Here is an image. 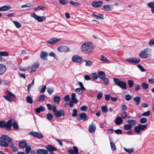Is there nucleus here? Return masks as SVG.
<instances>
[{
  "label": "nucleus",
  "mask_w": 154,
  "mask_h": 154,
  "mask_svg": "<svg viewBox=\"0 0 154 154\" xmlns=\"http://www.w3.org/2000/svg\"><path fill=\"white\" fill-rule=\"evenodd\" d=\"M81 48L83 52L88 54L91 52L94 48L91 42H86L82 45Z\"/></svg>",
  "instance_id": "f257e3e1"
},
{
  "label": "nucleus",
  "mask_w": 154,
  "mask_h": 154,
  "mask_svg": "<svg viewBox=\"0 0 154 154\" xmlns=\"http://www.w3.org/2000/svg\"><path fill=\"white\" fill-rule=\"evenodd\" d=\"M12 126V122L11 120H8L6 122L4 121H0V128H6L7 130L11 131Z\"/></svg>",
  "instance_id": "f03ea898"
},
{
  "label": "nucleus",
  "mask_w": 154,
  "mask_h": 154,
  "mask_svg": "<svg viewBox=\"0 0 154 154\" xmlns=\"http://www.w3.org/2000/svg\"><path fill=\"white\" fill-rule=\"evenodd\" d=\"M113 80L114 82L120 88L125 89H126L127 84L125 82L121 81L116 78H114Z\"/></svg>",
  "instance_id": "7ed1b4c3"
},
{
  "label": "nucleus",
  "mask_w": 154,
  "mask_h": 154,
  "mask_svg": "<svg viewBox=\"0 0 154 154\" xmlns=\"http://www.w3.org/2000/svg\"><path fill=\"white\" fill-rule=\"evenodd\" d=\"M151 51V49L149 48H146L141 51L139 54V56L143 58H147L150 57L151 55L148 53V51Z\"/></svg>",
  "instance_id": "20e7f679"
},
{
  "label": "nucleus",
  "mask_w": 154,
  "mask_h": 154,
  "mask_svg": "<svg viewBox=\"0 0 154 154\" xmlns=\"http://www.w3.org/2000/svg\"><path fill=\"white\" fill-rule=\"evenodd\" d=\"M6 94L8 96L4 95L3 96V97L9 102H12V100L11 98L12 97H16L15 96L8 90L6 91Z\"/></svg>",
  "instance_id": "39448f33"
},
{
  "label": "nucleus",
  "mask_w": 154,
  "mask_h": 154,
  "mask_svg": "<svg viewBox=\"0 0 154 154\" xmlns=\"http://www.w3.org/2000/svg\"><path fill=\"white\" fill-rule=\"evenodd\" d=\"M72 60L73 62L81 63L83 62L82 58L78 55H74L72 57Z\"/></svg>",
  "instance_id": "423d86ee"
},
{
  "label": "nucleus",
  "mask_w": 154,
  "mask_h": 154,
  "mask_svg": "<svg viewBox=\"0 0 154 154\" xmlns=\"http://www.w3.org/2000/svg\"><path fill=\"white\" fill-rule=\"evenodd\" d=\"M30 16L34 18L35 19L39 22H41L44 20L45 18V17L42 16L40 17L37 15L35 13H34L30 14Z\"/></svg>",
  "instance_id": "0eeeda50"
},
{
  "label": "nucleus",
  "mask_w": 154,
  "mask_h": 154,
  "mask_svg": "<svg viewBox=\"0 0 154 154\" xmlns=\"http://www.w3.org/2000/svg\"><path fill=\"white\" fill-rule=\"evenodd\" d=\"M30 134L32 137L39 139L43 137V136L42 134L37 132H30Z\"/></svg>",
  "instance_id": "6e6552de"
},
{
  "label": "nucleus",
  "mask_w": 154,
  "mask_h": 154,
  "mask_svg": "<svg viewBox=\"0 0 154 154\" xmlns=\"http://www.w3.org/2000/svg\"><path fill=\"white\" fill-rule=\"evenodd\" d=\"M103 4V2L101 1H94L92 2L91 5L94 7L98 8L101 7Z\"/></svg>",
  "instance_id": "1a4fd4ad"
},
{
  "label": "nucleus",
  "mask_w": 154,
  "mask_h": 154,
  "mask_svg": "<svg viewBox=\"0 0 154 154\" xmlns=\"http://www.w3.org/2000/svg\"><path fill=\"white\" fill-rule=\"evenodd\" d=\"M126 61L130 63H138L140 61V60L139 59L134 57L127 58Z\"/></svg>",
  "instance_id": "9d476101"
},
{
  "label": "nucleus",
  "mask_w": 154,
  "mask_h": 154,
  "mask_svg": "<svg viewBox=\"0 0 154 154\" xmlns=\"http://www.w3.org/2000/svg\"><path fill=\"white\" fill-rule=\"evenodd\" d=\"M54 114L56 117L57 118H60L62 116H64L65 114V113L63 110H59L56 111V112Z\"/></svg>",
  "instance_id": "9b49d317"
},
{
  "label": "nucleus",
  "mask_w": 154,
  "mask_h": 154,
  "mask_svg": "<svg viewBox=\"0 0 154 154\" xmlns=\"http://www.w3.org/2000/svg\"><path fill=\"white\" fill-rule=\"evenodd\" d=\"M61 40V38H51L48 41H47V42L51 45H54L55 43L60 41Z\"/></svg>",
  "instance_id": "f8f14e48"
},
{
  "label": "nucleus",
  "mask_w": 154,
  "mask_h": 154,
  "mask_svg": "<svg viewBox=\"0 0 154 154\" xmlns=\"http://www.w3.org/2000/svg\"><path fill=\"white\" fill-rule=\"evenodd\" d=\"M58 51L62 52H67L69 51V48L66 46H62L58 48Z\"/></svg>",
  "instance_id": "ddd939ff"
},
{
  "label": "nucleus",
  "mask_w": 154,
  "mask_h": 154,
  "mask_svg": "<svg viewBox=\"0 0 154 154\" xmlns=\"http://www.w3.org/2000/svg\"><path fill=\"white\" fill-rule=\"evenodd\" d=\"M87 118V116L85 113H82L78 115L77 119L78 120L85 121Z\"/></svg>",
  "instance_id": "4468645a"
},
{
  "label": "nucleus",
  "mask_w": 154,
  "mask_h": 154,
  "mask_svg": "<svg viewBox=\"0 0 154 154\" xmlns=\"http://www.w3.org/2000/svg\"><path fill=\"white\" fill-rule=\"evenodd\" d=\"M2 139L4 140H6L7 142L10 143H13L12 142V139L10 137L6 135H3L0 137V140Z\"/></svg>",
  "instance_id": "2eb2a0df"
},
{
  "label": "nucleus",
  "mask_w": 154,
  "mask_h": 154,
  "mask_svg": "<svg viewBox=\"0 0 154 154\" xmlns=\"http://www.w3.org/2000/svg\"><path fill=\"white\" fill-rule=\"evenodd\" d=\"M47 150L50 153L53 152V151H56L57 150L56 148L53 145L49 144L46 147Z\"/></svg>",
  "instance_id": "dca6fc26"
},
{
  "label": "nucleus",
  "mask_w": 154,
  "mask_h": 154,
  "mask_svg": "<svg viewBox=\"0 0 154 154\" xmlns=\"http://www.w3.org/2000/svg\"><path fill=\"white\" fill-rule=\"evenodd\" d=\"M96 128V126L95 124L92 123L89 126L88 130L89 132L92 133L94 132Z\"/></svg>",
  "instance_id": "f3484780"
},
{
  "label": "nucleus",
  "mask_w": 154,
  "mask_h": 154,
  "mask_svg": "<svg viewBox=\"0 0 154 154\" xmlns=\"http://www.w3.org/2000/svg\"><path fill=\"white\" fill-rule=\"evenodd\" d=\"M6 67L4 64H0V75L4 74L6 71Z\"/></svg>",
  "instance_id": "a211bd4d"
},
{
  "label": "nucleus",
  "mask_w": 154,
  "mask_h": 154,
  "mask_svg": "<svg viewBox=\"0 0 154 154\" xmlns=\"http://www.w3.org/2000/svg\"><path fill=\"white\" fill-rule=\"evenodd\" d=\"M39 66V64L38 62L34 63V64L32 65L31 67V73H32L33 72H35L36 71V69Z\"/></svg>",
  "instance_id": "6ab92c4d"
},
{
  "label": "nucleus",
  "mask_w": 154,
  "mask_h": 154,
  "mask_svg": "<svg viewBox=\"0 0 154 154\" xmlns=\"http://www.w3.org/2000/svg\"><path fill=\"white\" fill-rule=\"evenodd\" d=\"M103 8L105 11H109L112 10L113 8V5L110 4H108L104 5Z\"/></svg>",
  "instance_id": "aec40b11"
},
{
  "label": "nucleus",
  "mask_w": 154,
  "mask_h": 154,
  "mask_svg": "<svg viewBox=\"0 0 154 154\" xmlns=\"http://www.w3.org/2000/svg\"><path fill=\"white\" fill-rule=\"evenodd\" d=\"M73 149H70L69 152L70 154H78L79 152V150L78 148L76 146L73 147Z\"/></svg>",
  "instance_id": "412c9836"
},
{
  "label": "nucleus",
  "mask_w": 154,
  "mask_h": 154,
  "mask_svg": "<svg viewBox=\"0 0 154 154\" xmlns=\"http://www.w3.org/2000/svg\"><path fill=\"white\" fill-rule=\"evenodd\" d=\"M122 118L120 116L117 117L115 119V123L117 125H119L123 122Z\"/></svg>",
  "instance_id": "4be33fe9"
},
{
  "label": "nucleus",
  "mask_w": 154,
  "mask_h": 154,
  "mask_svg": "<svg viewBox=\"0 0 154 154\" xmlns=\"http://www.w3.org/2000/svg\"><path fill=\"white\" fill-rule=\"evenodd\" d=\"M37 152L39 154H48V152L47 149H39L37 150Z\"/></svg>",
  "instance_id": "5701e85b"
},
{
  "label": "nucleus",
  "mask_w": 154,
  "mask_h": 154,
  "mask_svg": "<svg viewBox=\"0 0 154 154\" xmlns=\"http://www.w3.org/2000/svg\"><path fill=\"white\" fill-rule=\"evenodd\" d=\"M48 55V53L45 51H42L41 53L40 57L43 60H47V57Z\"/></svg>",
  "instance_id": "b1692460"
},
{
  "label": "nucleus",
  "mask_w": 154,
  "mask_h": 154,
  "mask_svg": "<svg viewBox=\"0 0 154 154\" xmlns=\"http://www.w3.org/2000/svg\"><path fill=\"white\" fill-rule=\"evenodd\" d=\"M98 77L101 79H102L106 77L105 73L103 71H99L98 72Z\"/></svg>",
  "instance_id": "393cba45"
},
{
  "label": "nucleus",
  "mask_w": 154,
  "mask_h": 154,
  "mask_svg": "<svg viewBox=\"0 0 154 154\" xmlns=\"http://www.w3.org/2000/svg\"><path fill=\"white\" fill-rule=\"evenodd\" d=\"M71 101H73L75 103H77L78 102V100L76 98L75 94L73 93L71 94Z\"/></svg>",
  "instance_id": "a878e982"
},
{
  "label": "nucleus",
  "mask_w": 154,
  "mask_h": 154,
  "mask_svg": "<svg viewBox=\"0 0 154 154\" xmlns=\"http://www.w3.org/2000/svg\"><path fill=\"white\" fill-rule=\"evenodd\" d=\"M148 7L151 8L152 12L154 14V2H151L148 3L147 4Z\"/></svg>",
  "instance_id": "bb28decb"
},
{
  "label": "nucleus",
  "mask_w": 154,
  "mask_h": 154,
  "mask_svg": "<svg viewBox=\"0 0 154 154\" xmlns=\"http://www.w3.org/2000/svg\"><path fill=\"white\" fill-rule=\"evenodd\" d=\"M27 146V143L25 140H23L19 142V146L20 148H23Z\"/></svg>",
  "instance_id": "cd10ccee"
},
{
  "label": "nucleus",
  "mask_w": 154,
  "mask_h": 154,
  "mask_svg": "<svg viewBox=\"0 0 154 154\" xmlns=\"http://www.w3.org/2000/svg\"><path fill=\"white\" fill-rule=\"evenodd\" d=\"M11 7L7 5H5L0 8V11H7L11 8Z\"/></svg>",
  "instance_id": "c85d7f7f"
},
{
  "label": "nucleus",
  "mask_w": 154,
  "mask_h": 154,
  "mask_svg": "<svg viewBox=\"0 0 154 154\" xmlns=\"http://www.w3.org/2000/svg\"><path fill=\"white\" fill-rule=\"evenodd\" d=\"M45 110V108L44 106H40L38 108L35 109V112L36 113H38L41 112H43Z\"/></svg>",
  "instance_id": "c756f323"
},
{
  "label": "nucleus",
  "mask_w": 154,
  "mask_h": 154,
  "mask_svg": "<svg viewBox=\"0 0 154 154\" xmlns=\"http://www.w3.org/2000/svg\"><path fill=\"white\" fill-rule=\"evenodd\" d=\"M0 145L3 147H7L9 146L8 143L4 140L0 141Z\"/></svg>",
  "instance_id": "7c9ffc66"
},
{
  "label": "nucleus",
  "mask_w": 154,
  "mask_h": 154,
  "mask_svg": "<svg viewBox=\"0 0 154 154\" xmlns=\"http://www.w3.org/2000/svg\"><path fill=\"white\" fill-rule=\"evenodd\" d=\"M61 100L60 97L58 96H56L54 97V100L55 103L59 104Z\"/></svg>",
  "instance_id": "2f4dec72"
},
{
  "label": "nucleus",
  "mask_w": 154,
  "mask_h": 154,
  "mask_svg": "<svg viewBox=\"0 0 154 154\" xmlns=\"http://www.w3.org/2000/svg\"><path fill=\"white\" fill-rule=\"evenodd\" d=\"M141 99L140 97H136L134 98V100L135 102V105H138L140 103Z\"/></svg>",
  "instance_id": "473e14b6"
},
{
  "label": "nucleus",
  "mask_w": 154,
  "mask_h": 154,
  "mask_svg": "<svg viewBox=\"0 0 154 154\" xmlns=\"http://www.w3.org/2000/svg\"><path fill=\"white\" fill-rule=\"evenodd\" d=\"M14 143H10L9 145L10 147L12 148L13 151L14 152H17L18 151V148L16 146H14Z\"/></svg>",
  "instance_id": "72a5a7b5"
},
{
  "label": "nucleus",
  "mask_w": 154,
  "mask_h": 154,
  "mask_svg": "<svg viewBox=\"0 0 154 154\" xmlns=\"http://www.w3.org/2000/svg\"><path fill=\"white\" fill-rule=\"evenodd\" d=\"M127 122L132 127L133 126H134L136 123V122L134 120H129L127 121Z\"/></svg>",
  "instance_id": "f704fd0d"
},
{
  "label": "nucleus",
  "mask_w": 154,
  "mask_h": 154,
  "mask_svg": "<svg viewBox=\"0 0 154 154\" xmlns=\"http://www.w3.org/2000/svg\"><path fill=\"white\" fill-rule=\"evenodd\" d=\"M100 60L101 61L104 63H109L110 62L107 58L103 55L101 56Z\"/></svg>",
  "instance_id": "c9c22d12"
},
{
  "label": "nucleus",
  "mask_w": 154,
  "mask_h": 154,
  "mask_svg": "<svg viewBox=\"0 0 154 154\" xmlns=\"http://www.w3.org/2000/svg\"><path fill=\"white\" fill-rule=\"evenodd\" d=\"M132 128V126L129 124L125 125L124 127V129L126 131L131 130Z\"/></svg>",
  "instance_id": "e433bc0d"
},
{
  "label": "nucleus",
  "mask_w": 154,
  "mask_h": 154,
  "mask_svg": "<svg viewBox=\"0 0 154 154\" xmlns=\"http://www.w3.org/2000/svg\"><path fill=\"white\" fill-rule=\"evenodd\" d=\"M120 116H121V117L122 118V119H125L127 117V113L125 112H123L121 113Z\"/></svg>",
  "instance_id": "4c0bfd02"
},
{
  "label": "nucleus",
  "mask_w": 154,
  "mask_h": 154,
  "mask_svg": "<svg viewBox=\"0 0 154 154\" xmlns=\"http://www.w3.org/2000/svg\"><path fill=\"white\" fill-rule=\"evenodd\" d=\"M26 100L28 103L30 104H32L33 102L32 98L30 96H28L26 97Z\"/></svg>",
  "instance_id": "58836bf2"
},
{
  "label": "nucleus",
  "mask_w": 154,
  "mask_h": 154,
  "mask_svg": "<svg viewBox=\"0 0 154 154\" xmlns=\"http://www.w3.org/2000/svg\"><path fill=\"white\" fill-rule=\"evenodd\" d=\"M46 7L43 6H39L34 9L35 11H38L40 10H43Z\"/></svg>",
  "instance_id": "ea45409f"
},
{
  "label": "nucleus",
  "mask_w": 154,
  "mask_h": 154,
  "mask_svg": "<svg viewBox=\"0 0 154 154\" xmlns=\"http://www.w3.org/2000/svg\"><path fill=\"white\" fill-rule=\"evenodd\" d=\"M92 15L95 17L97 19H103V15L102 14H100L99 15H97L95 14L94 13H93L92 14Z\"/></svg>",
  "instance_id": "a19ab883"
},
{
  "label": "nucleus",
  "mask_w": 154,
  "mask_h": 154,
  "mask_svg": "<svg viewBox=\"0 0 154 154\" xmlns=\"http://www.w3.org/2000/svg\"><path fill=\"white\" fill-rule=\"evenodd\" d=\"M35 79H33L31 83L28 85V91L29 92V89L31 88L34 84Z\"/></svg>",
  "instance_id": "79ce46f5"
},
{
  "label": "nucleus",
  "mask_w": 154,
  "mask_h": 154,
  "mask_svg": "<svg viewBox=\"0 0 154 154\" xmlns=\"http://www.w3.org/2000/svg\"><path fill=\"white\" fill-rule=\"evenodd\" d=\"M128 84L129 87L131 88L134 85L133 81L132 80H129L128 82Z\"/></svg>",
  "instance_id": "37998d69"
},
{
  "label": "nucleus",
  "mask_w": 154,
  "mask_h": 154,
  "mask_svg": "<svg viewBox=\"0 0 154 154\" xmlns=\"http://www.w3.org/2000/svg\"><path fill=\"white\" fill-rule=\"evenodd\" d=\"M110 144L112 150L113 151H115L116 150V147L115 143L111 141L110 142Z\"/></svg>",
  "instance_id": "c03bdc74"
},
{
  "label": "nucleus",
  "mask_w": 154,
  "mask_h": 154,
  "mask_svg": "<svg viewBox=\"0 0 154 154\" xmlns=\"http://www.w3.org/2000/svg\"><path fill=\"white\" fill-rule=\"evenodd\" d=\"M9 55L8 53L6 51H0V56L7 57Z\"/></svg>",
  "instance_id": "a18cd8bd"
},
{
  "label": "nucleus",
  "mask_w": 154,
  "mask_h": 154,
  "mask_svg": "<svg viewBox=\"0 0 154 154\" xmlns=\"http://www.w3.org/2000/svg\"><path fill=\"white\" fill-rule=\"evenodd\" d=\"M48 92L50 94H51L53 92L54 89L52 87H48L47 89Z\"/></svg>",
  "instance_id": "49530a36"
},
{
  "label": "nucleus",
  "mask_w": 154,
  "mask_h": 154,
  "mask_svg": "<svg viewBox=\"0 0 154 154\" xmlns=\"http://www.w3.org/2000/svg\"><path fill=\"white\" fill-rule=\"evenodd\" d=\"M121 110L122 111H125L127 110L128 108L126 105L124 104H122L121 105Z\"/></svg>",
  "instance_id": "de8ad7c7"
},
{
  "label": "nucleus",
  "mask_w": 154,
  "mask_h": 154,
  "mask_svg": "<svg viewBox=\"0 0 154 154\" xmlns=\"http://www.w3.org/2000/svg\"><path fill=\"white\" fill-rule=\"evenodd\" d=\"M26 153L28 154L30 153L31 149V147L30 146H26Z\"/></svg>",
  "instance_id": "09e8293b"
},
{
  "label": "nucleus",
  "mask_w": 154,
  "mask_h": 154,
  "mask_svg": "<svg viewBox=\"0 0 154 154\" xmlns=\"http://www.w3.org/2000/svg\"><path fill=\"white\" fill-rule=\"evenodd\" d=\"M13 127L15 130H17L18 128V126L17 121H14L13 123Z\"/></svg>",
  "instance_id": "8fccbe9b"
},
{
  "label": "nucleus",
  "mask_w": 154,
  "mask_h": 154,
  "mask_svg": "<svg viewBox=\"0 0 154 154\" xmlns=\"http://www.w3.org/2000/svg\"><path fill=\"white\" fill-rule=\"evenodd\" d=\"M124 150L127 152L130 153H131L134 152V149L133 148H131L130 149H127L125 148H124Z\"/></svg>",
  "instance_id": "3c124183"
},
{
  "label": "nucleus",
  "mask_w": 154,
  "mask_h": 154,
  "mask_svg": "<svg viewBox=\"0 0 154 154\" xmlns=\"http://www.w3.org/2000/svg\"><path fill=\"white\" fill-rule=\"evenodd\" d=\"M13 22L14 23V24L17 28H19L21 27V24L18 22L13 21Z\"/></svg>",
  "instance_id": "603ef678"
},
{
  "label": "nucleus",
  "mask_w": 154,
  "mask_h": 154,
  "mask_svg": "<svg viewBox=\"0 0 154 154\" xmlns=\"http://www.w3.org/2000/svg\"><path fill=\"white\" fill-rule=\"evenodd\" d=\"M75 92L79 94H81L82 93V92L84 91L82 90L81 88H78L75 89Z\"/></svg>",
  "instance_id": "864d4df0"
},
{
  "label": "nucleus",
  "mask_w": 154,
  "mask_h": 154,
  "mask_svg": "<svg viewBox=\"0 0 154 154\" xmlns=\"http://www.w3.org/2000/svg\"><path fill=\"white\" fill-rule=\"evenodd\" d=\"M47 119L49 120L52 119L53 118V115L51 113H48L47 114Z\"/></svg>",
  "instance_id": "5fc2aeb1"
},
{
  "label": "nucleus",
  "mask_w": 154,
  "mask_h": 154,
  "mask_svg": "<svg viewBox=\"0 0 154 154\" xmlns=\"http://www.w3.org/2000/svg\"><path fill=\"white\" fill-rule=\"evenodd\" d=\"M134 130L135 132L138 134L141 131L139 125H138V126H136L135 127Z\"/></svg>",
  "instance_id": "6e6d98bb"
},
{
  "label": "nucleus",
  "mask_w": 154,
  "mask_h": 154,
  "mask_svg": "<svg viewBox=\"0 0 154 154\" xmlns=\"http://www.w3.org/2000/svg\"><path fill=\"white\" fill-rule=\"evenodd\" d=\"M141 131H143L146 128L147 125H143L139 124L138 125Z\"/></svg>",
  "instance_id": "4d7b16f0"
},
{
  "label": "nucleus",
  "mask_w": 154,
  "mask_h": 154,
  "mask_svg": "<svg viewBox=\"0 0 154 154\" xmlns=\"http://www.w3.org/2000/svg\"><path fill=\"white\" fill-rule=\"evenodd\" d=\"M69 3L70 4L73 5L75 6L80 5L81 4L78 2H75L73 1H70L69 2Z\"/></svg>",
  "instance_id": "13d9d810"
},
{
  "label": "nucleus",
  "mask_w": 154,
  "mask_h": 154,
  "mask_svg": "<svg viewBox=\"0 0 154 154\" xmlns=\"http://www.w3.org/2000/svg\"><path fill=\"white\" fill-rule=\"evenodd\" d=\"M45 99V96L44 95H41L39 97L38 100L39 102L43 101Z\"/></svg>",
  "instance_id": "bf43d9fd"
},
{
  "label": "nucleus",
  "mask_w": 154,
  "mask_h": 154,
  "mask_svg": "<svg viewBox=\"0 0 154 154\" xmlns=\"http://www.w3.org/2000/svg\"><path fill=\"white\" fill-rule=\"evenodd\" d=\"M84 61L86 62L85 65L86 66H90L92 64V62L91 60H85Z\"/></svg>",
  "instance_id": "052dcab7"
},
{
  "label": "nucleus",
  "mask_w": 154,
  "mask_h": 154,
  "mask_svg": "<svg viewBox=\"0 0 154 154\" xmlns=\"http://www.w3.org/2000/svg\"><path fill=\"white\" fill-rule=\"evenodd\" d=\"M32 6V4L30 3H28L25 5H24L21 6L22 8L30 7Z\"/></svg>",
  "instance_id": "680f3d73"
},
{
  "label": "nucleus",
  "mask_w": 154,
  "mask_h": 154,
  "mask_svg": "<svg viewBox=\"0 0 154 154\" xmlns=\"http://www.w3.org/2000/svg\"><path fill=\"white\" fill-rule=\"evenodd\" d=\"M102 110L103 112L106 113L108 110L106 106H103L101 107Z\"/></svg>",
  "instance_id": "e2e57ef3"
},
{
  "label": "nucleus",
  "mask_w": 154,
  "mask_h": 154,
  "mask_svg": "<svg viewBox=\"0 0 154 154\" xmlns=\"http://www.w3.org/2000/svg\"><path fill=\"white\" fill-rule=\"evenodd\" d=\"M141 86L144 89H146L148 88V85L145 83H142L141 84Z\"/></svg>",
  "instance_id": "0e129e2a"
},
{
  "label": "nucleus",
  "mask_w": 154,
  "mask_h": 154,
  "mask_svg": "<svg viewBox=\"0 0 154 154\" xmlns=\"http://www.w3.org/2000/svg\"><path fill=\"white\" fill-rule=\"evenodd\" d=\"M125 97L126 100L127 101L130 100L132 98L131 96L129 94L125 95Z\"/></svg>",
  "instance_id": "69168bd1"
},
{
  "label": "nucleus",
  "mask_w": 154,
  "mask_h": 154,
  "mask_svg": "<svg viewBox=\"0 0 154 154\" xmlns=\"http://www.w3.org/2000/svg\"><path fill=\"white\" fill-rule=\"evenodd\" d=\"M102 80H103L104 83L105 85H108L109 82L108 79L105 77Z\"/></svg>",
  "instance_id": "338daca9"
},
{
  "label": "nucleus",
  "mask_w": 154,
  "mask_h": 154,
  "mask_svg": "<svg viewBox=\"0 0 154 154\" xmlns=\"http://www.w3.org/2000/svg\"><path fill=\"white\" fill-rule=\"evenodd\" d=\"M73 113L72 116L73 117H75L77 115V111L76 109H74L72 111Z\"/></svg>",
  "instance_id": "774afa93"
}]
</instances>
